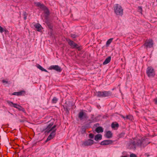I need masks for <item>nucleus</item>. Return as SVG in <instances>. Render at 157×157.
<instances>
[{
  "label": "nucleus",
  "instance_id": "16",
  "mask_svg": "<svg viewBox=\"0 0 157 157\" xmlns=\"http://www.w3.org/2000/svg\"><path fill=\"white\" fill-rule=\"evenodd\" d=\"M35 4L36 6L39 7L42 10L46 7L43 4L39 2H35Z\"/></svg>",
  "mask_w": 157,
  "mask_h": 157
},
{
  "label": "nucleus",
  "instance_id": "40",
  "mask_svg": "<svg viewBox=\"0 0 157 157\" xmlns=\"http://www.w3.org/2000/svg\"><path fill=\"white\" fill-rule=\"evenodd\" d=\"M130 157H137V155L133 153H132L130 154Z\"/></svg>",
  "mask_w": 157,
  "mask_h": 157
},
{
  "label": "nucleus",
  "instance_id": "7",
  "mask_svg": "<svg viewBox=\"0 0 157 157\" xmlns=\"http://www.w3.org/2000/svg\"><path fill=\"white\" fill-rule=\"evenodd\" d=\"M78 117L80 120H82L85 119H87L88 118L87 114L82 110L78 114Z\"/></svg>",
  "mask_w": 157,
  "mask_h": 157
},
{
  "label": "nucleus",
  "instance_id": "34",
  "mask_svg": "<svg viewBox=\"0 0 157 157\" xmlns=\"http://www.w3.org/2000/svg\"><path fill=\"white\" fill-rule=\"evenodd\" d=\"M125 118L126 120L128 119L129 120H132V116L131 115H128L126 116Z\"/></svg>",
  "mask_w": 157,
  "mask_h": 157
},
{
  "label": "nucleus",
  "instance_id": "38",
  "mask_svg": "<svg viewBox=\"0 0 157 157\" xmlns=\"http://www.w3.org/2000/svg\"><path fill=\"white\" fill-rule=\"evenodd\" d=\"M71 37L73 38V39L76 38H77L78 36L75 35V34H70Z\"/></svg>",
  "mask_w": 157,
  "mask_h": 157
},
{
  "label": "nucleus",
  "instance_id": "15",
  "mask_svg": "<svg viewBox=\"0 0 157 157\" xmlns=\"http://www.w3.org/2000/svg\"><path fill=\"white\" fill-rule=\"evenodd\" d=\"M35 4L36 6L39 7L42 10L46 7L43 4L39 2H35Z\"/></svg>",
  "mask_w": 157,
  "mask_h": 157
},
{
  "label": "nucleus",
  "instance_id": "54",
  "mask_svg": "<svg viewBox=\"0 0 157 157\" xmlns=\"http://www.w3.org/2000/svg\"><path fill=\"white\" fill-rule=\"evenodd\" d=\"M20 157H23V156H20Z\"/></svg>",
  "mask_w": 157,
  "mask_h": 157
},
{
  "label": "nucleus",
  "instance_id": "22",
  "mask_svg": "<svg viewBox=\"0 0 157 157\" xmlns=\"http://www.w3.org/2000/svg\"><path fill=\"white\" fill-rule=\"evenodd\" d=\"M45 23L47 24L48 28L50 29H52L53 28V26L52 24L48 20V19H46V21H45Z\"/></svg>",
  "mask_w": 157,
  "mask_h": 157
},
{
  "label": "nucleus",
  "instance_id": "23",
  "mask_svg": "<svg viewBox=\"0 0 157 157\" xmlns=\"http://www.w3.org/2000/svg\"><path fill=\"white\" fill-rule=\"evenodd\" d=\"M36 67L38 68L40 70L42 71H44L45 72L49 73V72L47 71L46 69L44 68L43 67L40 66L39 64H36Z\"/></svg>",
  "mask_w": 157,
  "mask_h": 157
},
{
  "label": "nucleus",
  "instance_id": "18",
  "mask_svg": "<svg viewBox=\"0 0 157 157\" xmlns=\"http://www.w3.org/2000/svg\"><path fill=\"white\" fill-rule=\"evenodd\" d=\"M111 127L113 129L117 130L119 127V124L116 122H113L111 124Z\"/></svg>",
  "mask_w": 157,
  "mask_h": 157
},
{
  "label": "nucleus",
  "instance_id": "4",
  "mask_svg": "<svg viewBox=\"0 0 157 157\" xmlns=\"http://www.w3.org/2000/svg\"><path fill=\"white\" fill-rule=\"evenodd\" d=\"M114 11L115 13L117 15L122 16L123 14V9L121 6L117 4L113 6Z\"/></svg>",
  "mask_w": 157,
  "mask_h": 157
},
{
  "label": "nucleus",
  "instance_id": "51",
  "mask_svg": "<svg viewBox=\"0 0 157 157\" xmlns=\"http://www.w3.org/2000/svg\"><path fill=\"white\" fill-rule=\"evenodd\" d=\"M121 157H128V156L127 155H124V156H122Z\"/></svg>",
  "mask_w": 157,
  "mask_h": 157
},
{
  "label": "nucleus",
  "instance_id": "46",
  "mask_svg": "<svg viewBox=\"0 0 157 157\" xmlns=\"http://www.w3.org/2000/svg\"><path fill=\"white\" fill-rule=\"evenodd\" d=\"M121 117L122 118H123L125 120H126V117H125L124 116H123V115H121Z\"/></svg>",
  "mask_w": 157,
  "mask_h": 157
},
{
  "label": "nucleus",
  "instance_id": "25",
  "mask_svg": "<svg viewBox=\"0 0 157 157\" xmlns=\"http://www.w3.org/2000/svg\"><path fill=\"white\" fill-rule=\"evenodd\" d=\"M100 116L98 115L94 118V119H93V120H91V121L92 122V123H94L95 122H97L98 121L100 120V119L99 118V117Z\"/></svg>",
  "mask_w": 157,
  "mask_h": 157
},
{
  "label": "nucleus",
  "instance_id": "32",
  "mask_svg": "<svg viewBox=\"0 0 157 157\" xmlns=\"http://www.w3.org/2000/svg\"><path fill=\"white\" fill-rule=\"evenodd\" d=\"M138 12L142 14V8L141 6H139L137 8Z\"/></svg>",
  "mask_w": 157,
  "mask_h": 157
},
{
  "label": "nucleus",
  "instance_id": "48",
  "mask_svg": "<svg viewBox=\"0 0 157 157\" xmlns=\"http://www.w3.org/2000/svg\"><path fill=\"white\" fill-rule=\"evenodd\" d=\"M97 107L98 109H100V108H101V106H100V105H97Z\"/></svg>",
  "mask_w": 157,
  "mask_h": 157
},
{
  "label": "nucleus",
  "instance_id": "9",
  "mask_svg": "<svg viewBox=\"0 0 157 157\" xmlns=\"http://www.w3.org/2000/svg\"><path fill=\"white\" fill-rule=\"evenodd\" d=\"M66 40L68 42V44L72 48H76L78 46V44H76L73 41L69 39L66 38Z\"/></svg>",
  "mask_w": 157,
  "mask_h": 157
},
{
  "label": "nucleus",
  "instance_id": "20",
  "mask_svg": "<svg viewBox=\"0 0 157 157\" xmlns=\"http://www.w3.org/2000/svg\"><path fill=\"white\" fill-rule=\"evenodd\" d=\"M95 131L98 133H102L103 132V128L101 126H99L96 128L95 130Z\"/></svg>",
  "mask_w": 157,
  "mask_h": 157
},
{
  "label": "nucleus",
  "instance_id": "19",
  "mask_svg": "<svg viewBox=\"0 0 157 157\" xmlns=\"http://www.w3.org/2000/svg\"><path fill=\"white\" fill-rule=\"evenodd\" d=\"M113 133L111 131H108L106 132V134L105 135V136L106 138L108 139H110L113 137Z\"/></svg>",
  "mask_w": 157,
  "mask_h": 157
},
{
  "label": "nucleus",
  "instance_id": "43",
  "mask_svg": "<svg viewBox=\"0 0 157 157\" xmlns=\"http://www.w3.org/2000/svg\"><path fill=\"white\" fill-rule=\"evenodd\" d=\"M154 101L155 102V104H157V98H156L154 99Z\"/></svg>",
  "mask_w": 157,
  "mask_h": 157
},
{
  "label": "nucleus",
  "instance_id": "2",
  "mask_svg": "<svg viewBox=\"0 0 157 157\" xmlns=\"http://www.w3.org/2000/svg\"><path fill=\"white\" fill-rule=\"evenodd\" d=\"M55 121V120L54 119H52L48 123H49L46 127H44L41 130L42 132L44 131V133L45 134L49 133L51 132L45 141V142H47L53 139L56 136V132L58 127L56 128L57 124H55L52 126L54 123ZM41 129L42 130V129Z\"/></svg>",
  "mask_w": 157,
  "mask_h": 157
},
{
  "label": "nucleus",
  "instance_id": "53",
  "mask_svg": "<svg viewBox=\"0 0 157 157\" xmlns=\"http://www.w3.org/2000/svg\"><path fill=\"white\" fill-rule=\"evenodd\" d=\"M94 115H92V117H94Z\"/></svg>",
  "mask_w": 157,
  "mask_h": 157
},
{
  "label": "nucleus",
  "instance_id": "45",
  "mask_svg": "<svg viewBox=\"0 0 157 157\" xmlns=\"http://www.w3.org/2000/svg\"><path fill=\"white\" fill-rule=\"evenodd\" d=\"M99 125V123H97L94 125V127H98V126Z\"/></svg>",
  "mask_w": 157,
  "mask_h": 157
},
{
  "label": "nucleus",
  "instance_id": "52",
  "mask_svg": "<svg viewBox=\"0 0 157 157\" xmlns=\"http://www.w3.org/2000/svg\"><path fill=\"white\" fill-rule=\"evenodd\" d=\"M36 143H35L34 144H33V146H35L36 145Z\"/></svg>",
  "mask_w": 157,
  "mask_h": 157
},
{
  "label": "nucleus",
  "instance_id": "6",
  "mask_svg": "<svg viewBox=\"0 0 157 157\" xmlns=\"http://www.w3.org/2000/svg\"><path fill=\"white\" fill-rule=\"evenodd\" d=\"M146 74L149 78H153L155 75V72L153 68L151 67H148L147 68Z\"/></svg>",
  "mask_w": 157,
  "mask_h": 157
},
{
  "label": "nucleus",
  "instance_id": "36",
  "mask_svg": "<svg viewBox=\"0 0 157 157\" xmlns=\"http://www.w3.org/2000/svg\"><path fill=\"white\" fill-rule=\"evenodd\" d=\"M88 137L90 139H93L94 137V134L92 133H90L89 134Z\"/></svg>",
  "mask_w": 157,
  "mask_h": 157
},
{
  "label": "nucleus",
  "instance_id": "30",
  "mask_svg": "<svg viewBox=\"0 0 157 157\" xmlns=\"http://www.w3.org/2000/svg\"><path fill=\"white\" fill-rule=\"evenodd\" d=\"M8 31L4 29L2 27L0 26V32L1 33L3 32H4L5 33H6Z\"/></svg>",
  "mask_w": 157,
  "mask_h": 157
},
{
  "label": "nucleus",
  "instance_id": "1",
  "mask_svg": "<svg viewBox=\"0 0 157 157\" xmlns=\"http://www.w3.org/2000/svg\"><path fill=\"white\" fill-rule=\"evenodd\" d=\"M150 143L143 138H135L133 140L130 139L127 146L128 149L135 151L137 147L144 148Z\"/></svg>",
  "mask_w": 157,
  "mask_h": 157
},
{
  "label": "nucleus",
  "instance_id": "42",
  "mask_svg": "<svg viewBox=\"0 0 157 157\" xmlns=\"http://www.w3.org/2000/svg\"><path fill=\"white\" fill-rule=\"evenodd\" d=\"M13 95L18 96V92H14L12 93Z\"/></svg>",
  "mask_w": 157,
  "mask_h": 157
},
{
  "label": "nucleus",
  "instance_id": "8",
  "mask_svg": "<svg viewBox=\"0 0 157 157\" xmlns=\"http://www.w3.org/2000/svg\"><path fill=\"white\" fill-rule=\"evenodd\" d=\"M49 70H53L58 72H60L62 71V68L58 65H51L48 68Z\"/></svg>",
  "mask_w": 157,
  "mask_h": 157
},
{
  "label": "nucleus",
  "instance_id": "21",
  "mask_svg": "<svg viewBox=\"0 0 157 157\" xmlns=\"http://www.w3.org/2000/svg\"><path fill=\"white\" fill-rule=\"evenodd\" d=\"M102 139V135L101 134H97L94 137V139L96 141L101 140Z\"/></svg>",
  "mask_w": 157,
  "mask_h": 157
},
{
  "label": "nucleus",
  "instance_id": "39",
  "mask_svg": "<svg viewBox=\"0 0 157 157\" xmlns=\"http://www.w3.org/2000/svg\"><path fill=\"white\" fill-rule=\"evenodd\" d=\"M49 33H50V36H53L54 35V31L53 29H50V31H49Z\"/></svg>",
  "mask_w": 157,
  "mask_h": 157
},
{
  "label": "nucleus",
  "instance_id": "11",
  "mask_svg": "<svg viewBox=\"0 0 157 157\" xmlns=\"http://www.w3.org/2000/svg\"><path fill=\"white\" fill-rule=\"evenodd\" d=\"M74 106L73 102L69 100L65 101V105H63V108H70V107H73Z\"/></svg>",
  "mask_w": 157,
  "mask_h": 157
},
{
  "label": "nucleus",
  "instance_id": "47",
  "mask_svg": "<svg viewBox=\"0 0 157 157\" xmlns=\"http://www.w3.org/2000/svg\"><path fill=\"white\" fill-rule=\"evenodd\" d=\"M19 121L20 122H25V120H19Z\"/></svg>",
  "mask_w": 157,
  "mask_h": 157
},
{
  "label": "nucleus",
  "instance_id": "37",
  "mask_svg": "<svg viewBox=\"0 0 157 157\" xmlns=\"http://www.w3.org/2000/svg\"><path fill=\"white\" fill-rule=\"evenodd\" d=\"M25 92L24 90H21L18 92V96L21 95L23 93L25 94Z\"/></svg>",
  "mask_w": 157,
  "mask_h": 157
},
{
  "label": "nucleus",
  "instance_id": "14",
  "mask_svg": "<svg viewBox=\"0 0 157 157\" xmlns=\"http://www.w3.org/2000/svg\"><path fill=\"white\" fill-rule=\"evenodd\" d=\"M45 14V17L46 19H47L49 17L50 14V11L46 7L43 10Z\"/></svg>",
  "mask_w": 157,
  "mask_h": 157
},
{
  "label": "nucleus",
  "instance_id": "10",
  "mask_svg": "<svg viewBox=\"0 0 157 157\" xmlns=\"http://www.w3.org/2000/svg\"><path fill=\"white\" fill-rule=\"evenodd\" d=\"M153 41L152 39L149 40L144 44V45L146 48H151L153 47Z\"/></svg>",
  "mask_w": 157,
  "mask_h": 157
},
{
  "label": "nucleus",
  "instance_id": "29",
  "mask_svg": "<svg viewBox=\"0 0 157 157\" xmlns=\"http://www.w3.org/2000/svg\"><path fill=\"white\" fill-rule=\"evenodd\" d=\"M58 101V99L56 97H54L53 98L52 101V103H56Z\"/></svg>",
  "mask_w": 157,
  "mask_h": 157
},
{
  "label": "nucleus",
  "instance_id": "28",
  "mask_svg": "<svg viewBox=\"0 0 157 157\" xmlns=\"http://www.w3.org/2000/svg\"><path fill=\"white\" fill-rule=\"evenodd\" d=\"M81 132L82 134H84L86 132V128L84 126H82Z\"/></svg>",
  "mask_w": 157,
  "mask_h": 157
},
{
  "label": "nucleus",
  "instance_id": "44",
  "mask_svg": "<svg viewBox=\"0 0 157 157\" xmlns=\"http://www.w3.org/2000/svg\"><path fill=\"white\" fill-rule=\"evenodd\" d=\"M2 82L3 83H6V84H7L8 83V81H6V80H5L4 79H3L2 80Z\"/></svg>",
  "mask_w": 157,
  "mask_h": 157
},
{
  "label": "nucleus",
  "instance_id": "26",
  "mask_svg": "<svg viewBox=\"0 0 157 157\" xmlns=\"http://www.w3.org/2000/svg\"><path fill=\"white\" fill-rule=\"evenodd\" d=\"M88 121H90L88 123L85 124V125L83 126H84L86 128H90L91 127L90 124L92 123V122L91 121V120L89 119L88 120Z\"/></svg>",
  "mask_w": 157,
  "mask_h": 157
},
{
  "label": "nucleus",
  "instance_id": "49",
  "mask_svg": "<svg viewBox=\"0 0 157 157\" xmlns=\"http://www.w3.org/2000/svg\"><path fill=\"white\" fill-rule=\"evenodd\" d=\"M145 156H147V157H148V156H149V155H148V154H147V153H145Z\"/></svg>",
  "mask_w": 157,
  "mask_h": 157
},
{
  "label": "nucleus",
  "instance_id": "12",
  "mask_svg": "<svg viewBox=\"0 0 157 157\" xmlns=\"http://www.w3.org/2000/svg\"><path fill=\"white\" fill-rule=\"evenodd\" d=\"M113 142V141L110 140H107L102 141L100 143L101 145H106L111 144Z\"/></svg>",
  "mask_w": 157,
  "mask_h": 157
},
{
  "label": "nucleus",
  "instance_id": "27",
  "mask_svg": "<svg viewBox=\"0 0 157 157\" xmlns=\"http://www.w3.org/2000/svg\"><path fill=\"white\" fill-rule=\"evenodd\" d=\"M113 40V38H111L109 39L107 41V42H106V47H108L109 46V45H110V43H111V42H112Z\"/></svg>",
  "mask_w": 157,
  "mask_h": 157
},
{
  "label": "nucleus",
  "instance_id": "50",
  "mask_svg": "<svg viewBox=\"0 0 157 157\" xmlns=\"http://www.w3.org/2000/svg\"><path fill=\"white\" fill-rule=\"evenodd\" d=\"M94 117H91V119H92L91 120H93V119H94Z\"/></svg>",
  "mask_w": 157,
  "mask_h": 157
},
{
  "label": "nucleus",
  "instance_id": "31",
  "mask_svg": "<svg viewBox=\"0 0 157 157\" xmlns=\"http://www.w3.org/2000/svg\"><path fill=\"white\" fill-rule=\"evenodd\" d=\"M125 134V132H123L119 134L118 135V136L120 138H123L124 137Z\"/></svg>",
  "mask_w": 157,
  "mask_h": 157
},
{
  "label": "nucleus",
  "instance_id": "3",
  "mask_svg": "<svg viewBox=\"0 0 157 157\" xmlns=\"http://www.w3.org/2000/svg\"><path fill=\"white\" fill-rule=\"evenodd\" d=\"M95 95L98 97L104 98L111 96L112 94V92L110 91H96Z\"/></svg>",
  "mask_w": 157,
  "mask_h": 157
},
{
  "label": "nucleus",
  "instance_id": "13",
  "mask_svg": "<svg viewBox=\"0 0 157 157\" xmlns=\"http://www.w3.org/2000/svg\"><path fill=\"white\" fill-rule=\"evenodd\" d=\"M94 143L96 144L97 143L94 142V140H92L89 139L85 141L83 143V144L85 146H91Z\"/></svg>",
  "mask_w": 157,
  "mask_h": 157
},
{
  "label": "nucleus",
  "instance_id": "17",
  "mask_svg": "<svg viewBox=\"0 0 157 157\" xmlns=\"http://www.w3.org/2000/svg\"><path fill=\"white\" fill-rule=\"evenodd\" d=\"M34 26L36 29V30L38 32H40L41 30L43 29L41 25L39 23L35 24L34 25Z\"/></svg>",
  "mask_w": 157,
  "mask_h": 157
},
{
  "label": "nucleus",
  "instance_id": "24",
  "mask_svg": "<svg viewBox=\"0 0 157 157\" xmlns=\"http://www.w3.org/2000/svg\"><path fill=\"white\" fill-rule=\"evenodd\" d=\"M111 59V56H109L106 58L103 62V65H105L108 63L110 61Z\"/></svg>",
  "mask_w": 157,
  "mask_h": 157
},
{
  "label": "nucleus",
  "instance_id": "41",
  "mask_svg": "<svg viewBox=\"0 0 157 157\" xmlns=\"http://www.w3.org/2000/svg\"><path fill=\"white\" fill-rule=\"evenodd\" d=\"M76 49H77L78 51H80L81 50V49L82 48V46H78H78L76 48Z\"/></svg>",
  "mask_w": 157,
  "mask_h": 157
},
{
  "label": "nucleus",
  "instance_id": "35",
  "mask_svg": "<svg viewBox=\"0 0 157 157\" xmlns=\"http://www.w3.org/2000/svg\"><path fill=\"white\" fill-rule=\"evenodd\" d=\"M23 15L24 16V19L25 20H26L27 19V15H28V14L26 12L24 11L23 13Z\"/></svg>",
  "mask_w": 157,
  "mask_h": 157
},
{
  "label": "nucleus",
  "instance_id": "5",
  "mask_svg": "<svg viewBox=\"0 0 157 157\" xmlns=\"http://www.w3.org/2000/svg\"><path fill=\"white\" fill-rule=\"evenodd\" d=\"M7 103L11 107H13L17 109L20 111H22L25 113H26L25 109L21 106L16 103H14L10 101H7Z\"/></svg>",
  "mask_w": 157,
  "mask_h": 157
},
{
  "label": "nucleus",
  "instance_id": "33",
  "mask_svg": "<svg viewBox=\"0 0 157 157\" xmlns=\"http://www.w3.org/2000/svg\"><path fill=\"white\" fill-rule=\"evenodd\" d=\"M64 110L65 111V113L66 114L68 115L69 113V111L70 110V108H63Z\"/></svg>",
  "mask_w": 157,
  "mask_h": 157
}]
</instances>
